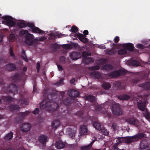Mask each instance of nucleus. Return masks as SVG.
<instances>
[{
	"mask_svg": "<svg viewBox=\"0 0 150 150\" xmlns=\"http://www.w3.org/2000/svg\"><path fill=\"white\" fill-rule=\"evenodd\" d=\"M25 74L22 73L19 75L18 74H15L12 77V80L14 82L17 81H24L25 79Z\"/></svg>",
	"mask_w": 150,
	"mask_h": 150,
	"instance_id": "nucleus-9",
	"label": "nucleus"
},
{
	"mask_svg": "<svg viewBox=\"0 0 150 150\" xmlns=\"http://www.w3.org/2000/svg\"><path fill=\"white\" fill-rule=\"evenodd\" d=\"M124 49L130 52H133L134 49V45L130 43L124 44L123 45Z\"/></svg>",
	"mask_w": 150,
	"mask_h": 150,
	"instance_id": "nucleus-17",
	"label": "nucleus"
},
{
	"mask_svg": "<svg viewBox=\"0 0 150 150\" xmlns=\"http://www.w3.org/2000/svg\"><path fill=\"white\" fill-rule=\"evenodd\" d=\"M21 57L22 59L24 60L26 62H28V58L26 57V56L25 54V52L24 50H23L21 54Z\"/></svg>",
	"mask_w": 150,
	"mask_h": 150,
	"instance_id": "nucleus-42",
	"label": "nucleus"
},
{
	"mask_svg": "<svg viewBox=\"0 0 150 150\" xmlns=\"http://www.w3.org/2000/svg\"><path fill=\"white\" fill-rule=\"evenodd\" d=\"M17 103L20 105H27L28 104V101L25 98H22L20 99H17Z\"/></svg>",
	"mask_w": 150,
	"mask_h": 150,
	"instance_id": "nucleus-24",
	"label": "nucleus"
},
{
	"mask_svg": "<svg viewBox=\"0 0 150 150\" xmlns=\"http://www.w3.org/2000/svg\"><path fill=\"white\" fill-rule=\"evenodd\" d=\"M103 68L105 70L110 71L113 69V66L111 64H106L103 66Z\"/></svg>",
	"mask_w": 150,
	"mask_h": 150,
	"instance_id": "nucleus-35",
	"label": "nucleus"
},
{
	"mask_svg": "<svg viewBox=\"0 0 150 150\" xmlns=\"http://www.w3.org/2000/svg\"><path fill=\"white\" fill-rule=\"evenodd\" d=\"M130 63L133 66H139L140 64L139 62L136 60L132 61Z\"/></svg>",
	"mask_w": 150,
	"mask_h": 150,
	"instance_id": "nucleus-45",
	"label": "nucleus"
},
{
	"mask_svg": "<svg viewBox=\"0 0 150 150\" xmlns=\"http://www.w3.org/2000/svg\"><path fill=\"white\" fill-rule=\"evenodd\" d=\"M28 33V30H22L19 32V35H21L23 36L27 34Z\"/></svg>",
	"mask_w": 150,
	"mask_h": 150,
	"instance_id": "nucleus-46",
	"label": "nucleus"
},
{
	"mask_svg": "<svg viewBox=\"0 0 150 150\" xmlns=\"http://www.w3.org/2000/svg\"><path fill=\"white\" fill-rule=\"evenodd\" d=\"M112 127L114 131L116 130L117 127V124L115 123H113L112 124Z\"/></svg>",
	"mask_w": 150,
	"mask_h": 150,
	"instance_id": "nucleus-55",
	"label": "nucleus"
},
{
	"mask_svg": "<svg viewBox=\"0 0 150 150\" xmlns=\"http://www.w3.org/2000/svg\"><path fill=\"white\" fill-rule=\"evenodd\" d=\"M94 62L93 59L91 57H86L84 58L83 60V62L86 64H88L90 62Z\"/></svg>",
	"mask_w": 150,
	"mask_h": 150,
	"instance_id": "nucleus-32",
	"label": "nucleus"
},
{
	"mask_svg": "<svg viewBox=\"0 0 150 150\" xmlns=\"http://www.w3.org/2000/svg\"><path fill=\"white\" fill-rule=\"evenodd\" d=\"M140 102L137 103V107L139 109L142 111H144L145 110L146 105V100L145 99L142 101V100H139Z\"/></svg>",
	"mask_w": 150,
	"mask_h": 150,
	"instance_id": "nucleus-14",
	"label": "nucleus"
},
{
	"mask_svg": "<svg viewBox=\"0 0 150 150\" xmlns=\"http://www.w3.org/2000/svg\"><path fill=\"white\" fill-rule=\"evenodd\" d=\"M101 132L103 133V134L107 135L109 134V132H108L106 129H101Z\"/></svg>",
	"mask_w": 150,
	"mask_h": 150,
	"instance_id": "nucleus-54",
	"label": "nucleus"
},
{
	"mask_svg": "<svg viewBox=\"0 0 150 150\" xmlns=\"http://www.w3.org/2000/svg\"><path fill=\"white\" fill-rule=\"evenodd\" d=\"M52 126L53 129H56L60 125L59 121L57 120H54L52 123Z\"/></svg>",
	"mask_w": 150,
	"mask_h": 150,
	"instance_id": "nucleus-31",
	"label": "nucleus"
},
{
	"mask_svg": "<svg viewBox=\"0 0 150 150\" xmlns=\"http://www.w3.org/2000/svg\"><path fill=\"white\" fill-rule=\"evenodd\" d=\"M32 112L35 115L38 114L39 112V109L38 108H36Z\"/></svg>",
	"mask_w": 150,
	"mask_h": 150,
	"instance_id": "nucleus-58",
	"label": "nucleus"
},
{
	"mask_svg": "<svg viewBox=\"0 0 150 150\" xmlns=\"http://www.w3.org/2000/svg\"><path fill=\"white\" fill-rule=\"evenodd\" d=\"M113 150H125L124 149H119L117 146H115L114 147Z\"/></svg>",
	"mask_w": 150,
	"mask_h": 150,
	"instance_id": "nucleus-64",
	"label": "nucleus"
},
{
	"mask_svg": "<svg viewBox=\"0 0 150 150\" xmlns=\"http://www.w3.org/2000/svg\"><path fill=\"white\" fill-rule=\"evenodd\" d=\"M5 68L8 71H12L15 70L16 67L14 64L10 63L5 66Z\"/></svg>",
	"mask_w": 150,
	"mask_h": 150,
	"instance_id": "nucleus-18",
	"label": "nucleus"
},
{
	"mask_svg": "<svg viewBox=\"0 0 150 150\" xmlns=\"http://www.w3.org/2000/svg\"><path fill=\"white\" fill-rule=\"evenodd\" d=\"M76 44L74 43L72 45L71 44H64L62 45V47L63 48L66 49H70L72 48V46L75 47Z\"/></svg>",
	"mask_w": 150,
	"mask_h": 150,
	"instance_id": "nucleus-39",
	"label": "nucleus"
},
{
	"mask_svg": "<svg viewBox=\"0 0 150 150\" xmlns=\"http://www.w3.org/2000/svg\"><path fill=\"white\" fill-rule=\"evenodd\" d=\"M32 32L33 33H38L41 34H43L44 33V31L36 27H34V28H33V29H32Z\"/></svg>",
	"mask_w": 150,
	"mask_h": 150,
	"instance_id": "nucleus-30",
	"label": "nucleus"
},
{
	"mask_svg": "<svg viewBox=\"0 0 150 150\" xmlns=\"http://www.w3.org/2000/svg\"><path fill=\"white\" fill-rule=\"evenodd\" d=\"M34 38L32 34L28 33L25 35V44L29 46L35 45L38 43V40L36 39L33 40Z\"/></svg>",
	"mask_w": 150,
	"mask_h": 150,
	"instance_id": "nucleus-4",
	"label": "nucleus"
},
{
	"mask_svg": "<svg viewBox=\"0 0 150 150\" xmlns=\"http://www.w3.org/2000/svg\"><path fill=\"white\" fill-rule=\"evenodd\" d=\"M1 18L4 20L5 23L9 27H14L16 25V23L13 21V18L10 16H6L1 17Z\"/></svg>",
	"mask_w": 150,
	"mask_h": 150,
	"instance_id": "nucleus-6",
	"label": "nucleus"
},
{
	"mask_svg": "<svg viewBox=\"0 0 150 150\" xmlns=\"http://www.w3.org/2000/svg\"><path fill=\"white\" fill-rule=\"evenodd\" d=\"M100 69V67L99 66L96 65L94 66H93L91 67H88V69L90 70H98Z\"/></svg>",
	"mask_w": 150,
	"mask_h": 150,
	"instance_id": "nucleus-44",
	"label": "nucleus"
},
{
	"mask_svg": "<svg viewBox=\"0 0 150 150\" xmlns=\"http://www.w3.org/2000/svg\"><path fill=\"white\" fill-rule=\"evenodd\" d=\"M82 55L83 57H84V58H86L87 57V56H90L91 55V54L90 53L83 52H82Z\"/></svg>",
	"mask_w": 150,
	"mask_h": 150,
	"instance_id": "nucleus-51",
	"label": "nucleus"
},
{
	"mask_svg": "<svg viewBox=\"0 0 150 150\" xmlns=\"http://www.w3.org/2000/svg\"><path fill=\"white\" fill-rule=\"evenodd\" d=\"M9 52L10 56L13 59H14L15 57V55L13 53V49L11 47H10V48Z\"/></svg>",
	"mask_w": 150,
	"mask_h": 150,
	"instance_id": "nucleus-47",
	"label": "nucleus"
},
{
	"mask_svg": "<svg viewBox=\"0 0 150 150\" xmlns=\"http://www.w3.org/2000/svg\"><path fill=\"white\" fill-rule=\"evenodd\" d=\"M30 112L26 111L23 112H20L18 114V117L16 119V121L18 123L21 122L23 120L24 117L25 116H27L28 114H29Z\"/></svg>",
	"mask_w": 150,
	"mask_h": 150,
	"instance_id": "nucleus-10",
	"label": "nucleus"
},
{
	"mask_svg": "<svg viewBox=\"0 0 150 150\" xmlns=\"http://www.w3.org/2000/svg\"><path fill=\"white\" fill-rule=\"evenodd\" d=\"M47 136L44 135L40 136L39 137V141L40 143L44 145L47 142Z\"/></svg>",
	"mask_w": 150,
	"mask_h": 150,
	"instance_id": "nucleus-25",
	"label": "nucleus"
},
{
	"mask_svg": "<svg viewBox=\"0 0 150 150\" xmlns=\"http://www.w3.org/2000/svg\"><path fill=\"white\" fill-rule=\"evenodd\" d=\"M26 27L28 26L30 28H31L32 29H33V28H34L35 27V26L34 24L33 23H30L29 22H28L27 23H26Z\"/></svg>",
	"mask_w": 150,
	"mask_h": 150,
	"instance_id": "nucleus-52",
	"label": "nucleus"
},
{
	"mask_svg": "<svg viewBox=\"0 0 150 150\" xmlns=\"http://www.w3.org/2000/svg\"><path fill=\"white\" fill-rule=\"evenodd\" d=\"M17 25L21 28H24L26 27V23L25 22L21 21L17 23Z\"/></svg>",
	"mask_w": 150,
	"mask_h": 150,
	"instance_id": "nucleus-41",
	"label": "nucleus"
},
{
	"mask_svg": "<svg viewBox=\"0 0 150 150\" xmlns=\"http://www.w3.org/2000/svg\"><path fill=\"white\" fill-rule=\"evenodd\" d=\"M90 74L97 79H100L101 78L102 76L101 73L97 71H94L91 72L90 73Z\"/></svg>",
	"mask_w": 150,
	"mask_h": 150,
	"instance_id": "nucleus-28",
	"label": "nucleus"
},
{
	"mask_svg": "<svg viewBox=\"0 0 150 150\" xmlns=\"http://www.w3.org/2000/svg\"><path fill=\"white\" fill-rule=\"evenodd\" d=\"M59 61L62 62H64L65 61V57L63 56H61L59 59Z\"/></svg>",
	"mask_w": 150,
	"mask_h": 150,
	"instance_id": "nucleus-60",
	"label": "nucleus"
},
{
	"mask_svg": "<svg viewBox=\"0 0 150 150\" xmlns=\"http://www.w3.org/2000/svg\"><path fill=\"white\" fill-rule=\"evenodd\" d=\"M76 114L80 117L84 118V120H85L86 121H90V122H91L92 118L91 117L87 115L86 116L84 117L83 116V111H80L76 112Z\"/></svg>",
	"mask_w": 150,
	"mask_h": 150,
	"instance_id": "nucleus-16",
	"label": "nucleus"
},
{
	"mask_svg": "<svg viewBox=\"0 0 150 150\" xmlns=\"http://www.w3.org/2000/svg\"><path fill=\"white\" fill-rule=\"evenodd\" d=\"M126 121L130 125H134L137 127L139 125V122L137 120L134 118L129 117L127 118L126 120Z\"/></svg>",
	"mask_w": 150,
	"mask_h": 150,
	"instance_id": "nucleus-11",
	"label": "nucleus"
},
{
	"mask_svg": "<svg viewBox=\"0 0 150 150\" xmlns=\"http://www.w3.org/2000/svg\"><path fill=\"white\" fill-rule=\"evenodd\" d=\"M62 34L61 33H60V34L57 33L55 35V38H56L57 37L59 38H61L62 37Z\"/></svg>",
	"mask_w": 150,
	"mask_h": 150,
	"instance_id": "nucleus-59",
	"label": "nucleus"
},
{
	"mask_svg": "<svg viewBox=\"0 0 150 150\" xmlns=\"http://www.w3.org/2000/svg\"><path fill=\"white\" fill-rule=\"evenodd\" d=\"M67 94L70 97L73 98L77 97L79 95L78 91L74 89H71L69 90Z\"/></svg>",
	"mask_w": 150,
	"mask_h": 150,
	"instance_id": "nucleus-15",
	"label": "nucleus"
},
{
	"mask_svg": "<svg viewBox=\"0 0 150 150\" xmlns=\"http://www.w3.org/2000/svg\"><path fill=\"white\" fill-rule=\"evenodd\" d=\"M9 37L11 42H13L15 40V37L14 35L12 33L10 34Z\"/></svg>",
	"mask_w": 150,
	"mask_h": 150,
	"instance_id": "nucleus-49",
	"label": "nucleus"
},
{
	"mask_svg": "<svg viewBox=\"0 0 150 150\" xmlns=\"http://www.w3.org/2000/svg\"><path fill=\"white\" fill-rule=\"evenodd\" d=\"M149 146L147 140L146 139H143L141 140L139 144L140 148L141 150H143L147 148Z\"/></svg>",
	"mask_w": 150,
	"mask_h": 150,
	"instance_id": "nucleus-12",
	"label": "nucleus"
},
{
	"mask_svg": "<svg viewBox=\"0 0 150 150\" xmlns=\"http://www.w3.org/2000/svg\"><path fill=\"white\" fill-rule=\"evenodd\" d=\"M146 134L143 133H139L133 136L118 137L117 139L120 142H125L127 144L137 142L140 139L145 137Z\"/></svg>",
	"mask_w": 150,
	"mask_h": 150,
	"instance_id": "nucleus-2",
	"label": "nucleus"
},
{
	"mask_svg": "<svg viewBox=\"0 0 150 150\" xmlns=\"http://www.w3.org/2000/svg\"><path fill=\"white\" fill-rule=\"evenodd\" d=\"M3 90L7 93H12L15 94L18 93V88L17 86L15 84H11L8 87H3Z\"/></svg>",
	"mask_w": 150,
	"mask_h": 150,
	"instance_id": "nucleus-5",
	"label": "nucleus"
},
{
	"mask_svg": "<svg viewBox=\"0 0 150 150\" xmlns=\"http://www.w3.org/2000/svg\"><path fill=\"white\" fill-rule=\"evenodd\" d=\"M70 56L73 60H76L79 58V53L78 52H74L70 54Z\"/></svg>",
	"mask_w": 150,
	"mask_h": 150,
	"instance_id": "nucleus-26",
	"label": "nucleus"
},
{
	"mask_svg": "<svg viewBox=\"0 0 150 150\" xmlns=\"http://www.w3.org/2000/svg\"><path fill=\"white\" fill-rule=\"evenodd\" d=\"M102 107L100 105H98L96 107L95 109L97 111H100L102 110Z\"/></svg>",
	"mask_w": 150,
	"mask_h": 150,
	"instance_id": "nucleus-57",
	"label": "nucleus"
},
{
	"mask_svg": "<svg viewBox=\"0 0 150 150\" xmlns=\"http://www.w3.org/2000/svg\"><path fill=\"white\" fill-rule=\"evenodd\" d=\"M86 99L91 102H94L95 100V97L93 96L88 95L86 97Z\"/></svg>",
	"mask_w": 150,
	"mask_h": 150,
	"instance_id": "nucleus-38",
	"label": "nucleus"
},
{
	"mask_svg": "<svg viewBox=\"0 0 150 150\" xmlns=\"http://www.w3.org/2000/svg\"><path fill=\"white\" fill-rule=\"evenodd\" d=\"M131 96L127 94H122L118 97V98L121 100H127L129 99Z\"/></svg>",
	"mask_w": 150,
	"mask_h": 150,
	"instance_id": "nucleus-29",
	"label": "nucleus"
},
{
	"mask_svg": "<svg viewBox=\"0 0 150 150\" xmlns=\"http://www.w3.org/2000/svg\"><path fill=\"white\" fill-rule=\"evenodd\" d=\"M112 110L113 114L117 116L120 115L122 113V110L119 105L117 103L114 104L112 105Z\"/></svg>",
	"mask_w": 150,
	"mask_h": 150,
	"instance_id": "nucleus-8",
	"label": "nucleus"
},
{
	"mask_svg": "<svg viewBox=\"0 0 150 150\" xmlns=\"http://www.w3.org/2000/svg\"><path fill=\"white\" fill-rule=\"evenodd\" d=\"M57 66L58 68L59 71H62L63 69V68L60 65H58Z\"/></svg>",
	"mask_w": 150,
	"mask_h": 150,
	"instance_id": "nucleus-63",
	"label": "nucleus"
},
{
	"mask_svg": "<svg viewBox=\"0 0 150 150\" xmlns=\"http://www.w3.org/2000/svg\"><path fill=\"white\" fill-rule=\"evenodd\" d=\"M117 53L120 55H125L126 54L127 51L125 49H122L118 51Z\"/></svg>",
	"mask_w": 150,
	"mask_h": 150,
	"instance_id": "nucleus-40",
	"label": "nucleus"
},
{
	"mask_svg": "<svg viewBox=\"0 0 150 150\" xmlns=\"http://www.w3.org/2000/svg\"><path fill=\"white\" fill-rule=\"evenodd\" d=\"M126 73L125 70L119 69L111 72L108 76L111 78L117 77L120 76L125 75Z\"/></svg>",
	"mask_w": 150,
	"mask_h": 150,
	"instance_id": "nucleus-7",
	"label": "nucleus"
},
{
	"mask_svg": "<svg viewBox=\"0 0 150 150\" xmlns=\"http://www.w3.org/2000/svg\"><path fill=\"white\" fill-rule=\"evenodd\" d=\"M102 86L103 88L105 90L109 89L111 87V85L108 82L103 83Z\"/></svg>",
	"mask_w": 150,
	"mask_h": 150,
	"instance_id": "nucleus-37",
	"label": "nucleus"
},
{
	"mask_svg": "<svg viewBox=\"0 0 150 150\" xmlns=\"http://www.w3.org/2000/svg\"><path fill=\"white\" fill-rule=\"evenodd\" d=\"M71 30L72 32L76 33L78 31V29L76 26H73L71 28Z\"/></svg>",
	"mask_w": 150,
	"mask_h": 150,
	"instance_id": "nucleus-50",
	"label": "nucleus"
},
{
	"mask_svg": "<svg viewBox=\"0 0 150 150\" xmlns=\"http://www.w3.org/2000/svg\"><path fill=\"white\" fill-rule=\"evenodd\" d=\"M91 148V145H88L86 146L82 147L81 148V150H90Z\"/></svg>",
	"mask_w": 150,
	"mask_h": 150,
	"instance_id": "nucleus-48",
	"label": "nucleus"
},
{
	"mask_svg": "<svg viewBox=\"0 0 150 150\" xmlns=\"http://www.w3.org/2000/svg\"><path fill=\"white\" fill-rule=\"evenodd\" d=\"M149 74V72H145L143 71L136 73V78L135 79H133L131 81L132 84L133 85L136 84L142 79L147 78Z\"/></svg>",
	"mask_w": 150,
	"mask_h": 150,
	"instance_id": "nucleus-3",
	"label": "nucleus"
},
{
	"mask_svg": "<svg viewBox=\"0 0 150 150\" xmlns=\"http://www.w3.org/2000/svg\"><path fill=\"white\" fill-rule=\"evenodd\" d=\"M37 71L38 73L40 69V64L39 63H37Z\"/></svg>",
	"mask_w": 150,
	"mask_h": 150,
	"instance_id": "nucleus-56",
	"label": "nucleus"
},
{
	"mask_svg": "<svg viewBox=\"0 0 150 150\" xmlns=\"http://www.w3.org/2000/svg\"><path fill=\"white\" fill-rule=\"evenodd\" d=\"M138 86L139 87H142L144 89L149 90L150 88V82H146L144 83L139 84Z\"/></svg>",
	"mask_w": 150,
	"mask_h": 150,
	"instance_id": "nucleus-20",
	"label": "nucleus"
},
{
	"mask_svg": "<svg viewBox=\"0 0 150 150\" xmlns=\"http://www.w3.org/2000/svg\"><path fill=\"white\" fill-rule=\"evenodd\" d=\"M31 128V125L29 123H23L21 126V129L23 132H28L30 130Z\"/></svg>",
	"mask_w": 150,
	"mask_h": 150,
	"instance_id": "nucleus-13",
	"label": "nucleus"
},
{
	"mask_svg": "<svg viewBox=\"0 0 150 150\" xmlns=\"http://www.w3.org/2000/svg\"><path fill=\"white\" fill-rule=\"evenodd\" d=\"M64 93H60V96L57 95L52 93L47 95L46 99H44L41 102L40 107L42 109H45L47 110L54 112L59 108V104L63 103L66 105H69L71 103V99L67 97L64 100H62Z\"/></svg>",
	"mask_w": 150,
	"mask_h": 150,
	"instance_id": "nucleus-1",
	"label": "nucleus"
},
{
	"mask_svg": "<svg viewBox=\"0 0 150 150\" xmlns=\"http://www.w3.org/2000/svg\"><path fill=\"white\" fill-rule=\"evenodd\" d=\"M50 47L51 48L53 49L54 50H56L59 49L60 48V46L56 43H55L52 44L51 45Z\"/></svg>",
	"mask_w": 150,
	"mask_h": 150,
	"instance_id": "nucleus-43",
	"label": "nucleus"
},
{
	"mask_svg": "<svg viewBox=\"0 0 150 150\" xmlns=\"http://www.w3.org/2000/svg\"><path fill=\"white\" fill-rule=\"evenodd\" d=\"M55 146L58 149H62L64 148L65 146V144L63 142L61 141H58L56 142Z\"/></svg>",
	"mask_w": 150,
	"mask_h": 150,
	"instance_id": "nucleus-23",
	"label": "nucleus"
},
{
	"mask_svg": "<svg viewBox=\"0 0 150 150\" xmlns=\"http://www.w3.org/2000/svg\"><path fill=\"white\" fill-rule=\"evenodd\" d=\"M2 99L8 103H11L12 101H15V99L9 96H3L2 97Z\"/></svg>",
	"mask_w": 150,
	"mask_h": 150,
	"instance_id": "nucleus-22",
	"label": "nucleus"
},
{
	"mask_svg": "<svg viewBox=\"0 0 150 150\" xmlns=\"http://www.w3.org/2000/svg\"><path fill=\"white\" fill-rule=\"evenodd\" d=\"M93 126L97 130H101L102 127L101 125L97 122H94L93 123Z\"/></svg>",
	"mask_w": 150,
	"mask_h": 150,
	"instance_id": "nucleus-34",
	"label": "nucleus"
},
{
	"mask_svg": "<svg viewBox=\"0 0 150 150\" xmlns=\"http://www.w3.org/2000/svg\"><path fill=\"white\" fill-rule=\"evenodd\" d=\"M19 108L20 107L16 105H12L9 106V110L11 111H13L18 110Z\"/></svg>",
	"mask_w": 150,
	"mask_h": 150,
	"instance_id": "nucleus-36",
	"label": "nucleus"
},
{
	"mask_svg": "<svg viewBox=\"0 0 150 150\" xmlns=\"http://www.w3.org/2000/svg\"><path fill=\"white\" fill-rule=\"evenodd\" d=\"M46 39V38L45 37H42L39 38L38 40H38H38H40V41H44Z\"/></svg>",
	"mask_w": 150,
	"mask_h": 150,
	"instance_id": "nucleus-62",
	"label": "nucleus"
},
{
	"mask_svg": "<svg viewBox=\"0 0 150 150\" xmlns=\"http://www.w3.org/2000/svg\"><path fill=\"white\" fill-rule=\"evenodd\" d=\"M87 131L88 129L86 126L83 125L80 126V132L81 135L86 134L87 133Z\"/></svg>",
	"mask_w": 150,
	"mask_h": 150,
	"instance_id": "nucleus-27",
	"label": "nucleus"
},
{
	"mask_svg": "<svg viewBox=\"0 0 150 150\" xmlns=\"http://www.w3.org/2000/svg\"><path fill=\"white\" fill-rule=\"evenodd\" d=\"M13 133L11 132L7 134L4 137V139L6 141L11 140L13 137Z\"/></svg>",
	"mask_w": 150,
	"mask_h": 150,
	"instance_id": "nucleus-33",
	"label": "nucleus"
},
{
	"mask_svg": "<svg viewBox=\"0 0 150 150\" xmlns=\"http://www.w3.org/2000/svg\"><path fill=\"white\" fill-rule=\"evenodd\" d=\"M136 46L137 48L141 49H143L144 48V45H143L141 44H138Z\"/></svg>",
	"mask_w": 150,
	"mask_h": 150,
	"instance_id": "nucleus-53",
	"label": "nucleus"
},
{
	"mask_svg": "<svg viewBox=\"0 0 150 150\" xmlns=\"http://www.w3.org/2000/svg\"><path fill=\"white\" fill-rule=\"evenodd\" d=\"M105 54L108 55L113 56L117 52V51L114 49V48L112 47L111 49H107L105 50Z\"/></svg>",
	"mask_w": 150,
	"mask_h": 150,
	"instance_id": "nucleus-21",
	"label": "nucleus"
},
{
	"mask_svg": "<svg viewBox=\"0 0 150 150\" xmlns=\"http://www.w3.org/2000/svg\"><path fill=\"white\" fill-rule=\"evenodd\" d=\"M77 36L79 40L83 43H86L88 42V39L86 38V36L84 35L79 33L77 34Z\"/></svg>",
	"mask_w": 150,
	"mask_h": 150,
	"instance_id": "nucleus-19",
	"label": "nucleus"
},
{
	"mask_svg": "<svg viewBox=\"0 0 150 150\" xmlns=\"http://www.w3.org/2000/svg\"><path fill=\"white\" fill-rule=\"evenodd\" d=\"M114 41L116 43H117L120 40L119 37L118 36H116L115 37L114 39Z\"/></svg>",
	"mask_w": 150,
	"mask_h": 150,
	"instance_id": "nucleus-61",
	"label": "nucleus"
}]
</instances>
